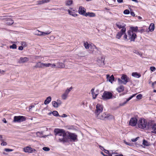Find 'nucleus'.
Segmentation results:
<instances>
[{
	"label": "nucleus",
	"mask_w": 156,
	"mask_h": 156,
	"mask_svg": "<svg viewBox=\"0 0 156 156\" xmlns=\"http://www.w3.org/2000/svg\"><path fill=\"white\" fill-rule=\"evenodd\" d=\"M54 132L55 133V135L57 136L58 141L63 143L68 142L69 137L73 141H75L77 139V136L75 133H69L67 136L66 132L63 129H55Z\"/></svg>",
	"instance_id": "f257e3e1"
},
{
	"label": "nucleus",
	"mask_w": 156,
	"mask_h": 156,
	"mask_svg": "<svg viewBox=\"0 0 156 156\" xmlns=\"http://www.w3.org/2000/svg\"><path fill=\"white\" fill-rule=\"evenodd\" d=\"M97 118L98 119L104 120L105 118L108 119H110L114 118V116L110 114H106V113H104L101 115H98L96 116Z\"/></svg>",
	"instance_id": "f03ea898"
},
{
	"label": "nucleus",
	"mask_w": 156,
	"mask_h": 156,
	"mask_svg": "<svg viewBox=\"0 0 156 156\" xmlns=\"http://www.w3.org/2000/svg\"><path fill=\"white\" fill-rule=\"evenodd\" d=\"M129 81V78L126 75L122 74L121 77V79L119 78L118 79V81L119 83H123L125 85Z\"/></svg>",
	"instance_id": "7ed1b4c3"
},
{
	"label": "nucleus",
	"mask_w": 156,
	"mask_h": 156,
	"mask_svg": "<svg viewBox=\"0 0 156 156\" xmlns=\"http://www.w3.org/2000/svg\"><path fill=\"white\" fill-rule=\"evenodd\" d=\"M138 127L141 129H144L147 126V120L144 119H140L138 122Z\"/></svg>",
	"instance_id": "20e7f679"
},
{
	"label": "nucleus",
	"mask_w": 156,
	"mask_h": 156,
	"mask_svg": "<svg viewBox=\"0 0 156 156\" xmlns=\"http://www.w3.org/2000/svg\"><path fill=\"white\" fill-rule=\"evenodd\" d=\"M26 119V117L24 116H15L14 117L13 122H21L25 121Z\"/></svg>",
	"instance_id": "39448f33"
},
{
	"label": "nucleus",
	"mask_w": 156,
	"mask_h": 156,
	"mask_svg": "<svg viewBox=\"0 0 156 156\" xmlns=\"http://www.w3.org/2000/svg\"><path fill=\"white\" fill-rule=\"evenodd\" d=\"M112 94L110 92L105 91L104 92L102 96V99L104 100L109 99L112 98Z\"/></svg>",
	"instance_id": "423d86ee"
},
{
	"label": "nucleus",
	"mask_w": 156,
	"mask_h": 156,
	"mask_svg": "<svg viewBox=\"0 0 156 156\" xmlns=\"http://www.w3.org/2000/svg\"><path fill=\"white\" fill-rule=\"evenodd\" d=\"M128 33L129 39L131 41H134L135 40L136 38V34L133 32V31L131 30H129Z\"/></svg>",
	"instance_id": "0eeeda50"
},
{
	"label": "nucleus",
	"mask_w": 156,
	"mask_h": 156,
	"mask_svg": "<svg viewBox=\"0 0 156 156\" xmlns=\"http://www.w3.org/2000/svg\"><path fill=\"white\" fill-rule=\"evenodd\" d=\"M103 110V106L100 104H98L96 106V110L95 111L96 116L100 115V113L102 112Z\"/></svg>",
	"instance_id": "6e6552de"
},
{
	"label": "nucleus",
	"mask_w": 156,
	"mask_h": 156,
	"mask_svg": "<svg viewBox=\"0 0 156 156\" xmlns=\"http://www.w3.org/2000/svg\"><path fill=\"white\" fill-rule=\"evenodd\" d=\"M116 26L119 29L122 28L121 31V32H126V24L123 23H121L120 22H118L116 23Z\"/></svg>",
	"instance_id": "1a4fd4ad"
},
{
	"label": "nucleus",
	"mask_w": 156,
	"mask_h": 156,
	"mask_svg": "<svg viewBox=\"0 0 156 156\" xmlns=\"http://www.w3.org/2000/svg\"><path fill=\"white\" fill-rule=\"evenodd\" d=\"M36 151L34 149L32 148L29 146L23 148V151L26 153H32Z\"/></svg>",
	"instance_id": "9d476101"
},
{
	"label": "nucleus",
	"mask_w": 156,
	"mask_h": 156,
	"mask_svg": "<svg viewBox=\"0 0 156 156\" xmlns=\"http://www.w3.org/2000/svg\"><path fill=\"white\" fill-rule=\"evenodd\" d=\"M137 122V119L136 118H132L129 122L130 125L132 126H135Z\"/></svg>",
	"instance_id": "9b49d317"
},
{
	"label": "nucleus",
	"mask_w": 156,
	"mask_h": 156,
	"mask_svg": "<svg viewBox=\"0 0 156 156\" xmlns=\"http://www.w3.org/2000/svg\"><path fill=\"white\" fill-rule=\"evenodd\" d=\"M36 35L39 36H44L46 35H48L49 34L51 33V32H49V31H48L45 32H42L38 30H37L36 31Z\"/></svg>",
	"instance_id": "f8f14e48"
},
{
	"label": "nucleus",
	"mask_w": 156,
	"mask_h": 156,
	"mask_svg": "<svg viewBox=\"0 0 156 156\" xmlns=\"http://www.w3.org/2000/svg\"><path fill=\"white\" fill-rule=\"evenodd\" d=\"M86 11V9L82 6H80L79 8V10H78V12L81 15H82L85 16V12Z\"/></svg>",
	"instance_id": "ddd939ff"
},
{
	"label": "nucleus",
	"mask_w": 156,
	"mask_h": 156,
	"mask_svg": "<svg viewBox=\"0 0 156 156\" xmlns=\"http://www.w3.org/2000/svg\"><path fill=\"white\" fill-rule=\"evenodd\" d=\"M42 62L41 61L37 62L36 65L33 66L34 69H43Z\"/></svg>",
	"instance_id": "4468645a"
},
{
	"label": "nucleus",
	"mask_w": 156,
	"mask_h": 156,
	"mask_svg": "<svg viewBox=\"0 0 156 156\" xmlns=\"http://www.w3.org/2000/svg\"><path fill=\"white\" fill-rule=\"evenodd\" d=\"M94 89L92 88L91 90V94H92L93 98V99H95L96 98L98 94V91L96 90L95 92L94 91Z\"/></svg>",
	"instance_id": "2eb2a0df"
},
{
	"label": "nucleus",
	"mask_w": 156,
	"mask_h": 156,
	"mask_svg": "<svg viewBox=\"0 0 156 156\" xmlns=\"http://www.w3.org/2000/svg\"><path fill=\"white\" fill-rule=\"evenodd\" d=\"M51 0H42L41 1H38L37 2L36 5H40L45 3L49 2Z\"/></svg>",
	"instance_id": "dca6fc26"
},
{
	"label": "nucleus",
	"mask_w": 156,
	"mask_h": 156,
	"mask_svg": "<svg viewBox=\"0 0 156 156\" xmlns=\"http://www.w3.org/2000/svg\"><path fill=\"white\" fill-rule=\"evenodd\" d=\"M105 60V58L103 56H102L100 58H98L97 59V62L99 65L100 66H102L104 65L105 64L104 63Z\"/></svg>",
	"instance_id": "f3484780"
},
{
	"label": "nucleus",
	"mask_w": 156,
	"mask_h": 156,
	"mask_svg": "<svg viewBox=\"0 0 156 156\" xmlns=\"http://www.w3.org/2000/svg\"><path fill=\"white\" fill-rule=\"evenodd\" d=\"M29 60V58L26 57H21L20 58L19 62L20 63H24L27 62Z\"/></svg>",
	"instance_id": "a211bd4d"
},
{
	"label": "nucleus",
	"mask_w": 156,
	"mask_h": 156,
	"mask_svg": "<svg viewBox=\"0 0 156 156\" xmlns=\"http://www.w3.org/2000/svg\"><path fill=\"white\" fill-rule=\"evenodd\" d=\"M136 94H133L132 96H131V97H129L126 100V101L124 102L123 103H121L119 104V106H123L128 101H129L130 99H131L133 97H134Z\"/></svg>",
	"instance_id": "6ab92c4d"
},
{
	"label": "nucleus",
	"mask_w": 156,
	"mask_h": 156,
	"mask_svg": "<svg viewBox=\"0 0 156 156\" xmlns=\"http://www.w3.org/2000/svg\"><path fill=\"white\" fill-rule=\"evenodd\" d=\"M106 78L107 80L111 83H112L113 81L114 80V76L113 75H112L111 76H110L109 75H107Z\"/></svg>",
	"instance_id": "aec40b11"
},
{
	"label": "nucleus",
	"mask_w": 156,
	"mask_h": 156,
	"mask_svg": "<svg viewBox=\"0 0 156 156\" xmlns=\"http://www.w3.org/2000/svg\"><path fill=\"white\" fill-rule=\"evenodd\" d=\"M125 32H121V31L118 32L116 35V38L118 39H120L122 35L124 33H125Z\"/></svg>",
	"instance_id": "412c9836"
},
{
	"label": "nucleus",
	"mask_w": 156,
	"mask_h": 156,
	"mask_svg": "<svg viewBox=\"0 0 156 156\" xmlns=\"http://www.w3.org/2000/svg\"><path fill=\"white\" fill-rule=\"evenodd\" d=\"M85 16H89L90 17H94L96 16V15L95 13L93 12H88L85 13Z\"/></svg>",
	"instance_id": "4be33fe9"
},
{
	"label": "nucleus",
	"mask_w": 156,
	"mask_h": 156,
	"mask_svg": "<svg viewBox=\"0 0 156 156\" xmlns=\"http://www.w3.org/2000/svg\"><path fill=\"white\" fill-rule=\"evenodd\" d=\"M132 76L134 77L139 78L141 76V75L137 72H133L132 73Z\"/></svg>",
	"instance_id": "5701e85b"
},
{
	"label": "nucleus",
	"mask_w": 156,
	"mask_h": 156,
	"mask_svg": "<svg viewBox=\"0 0 156 156\" xmlns=\"http://www.w3.org/2000/svg\"><path fill=\"white\" fill-rule=\"evenodd\" d=\"M65 67V65L63 63L58 62L57 63L56 68H63Z\"/></svg>",
	"instance_id": "b1692460"
},
{
	"label": "nucleus",
	"mask_w": 156,
	"mask_h": 156,
	"mask_svg": "<svg viewBox=\"0 0 156 156\" xmlns=\"http://www.w3.org/2000/svg\"><path fill=\"white\" fill-rule=\"evenodd\" d=\"M51 98L50 96L48 97L44 101V104L45 105L48 104L51 101Z\"/></svg>",
	"instance_id": "393cba45"
},
{
	"label": "nucleus",
	"mask_w": 156,
	"mask_h": 156,
	"mask_svg": "<svg viewBox=\"0 0 156 156\" xmlns=\"http://www.w3.org/2000/svg\"><path fill=\"white\" fill-rule=\"evenodd\" d=\"M151 129L152 130H153V131H152V132L156 133V123L153 124L151 126Z\"/></svg>",
	"instance_id": "a878e982"
},
{
	"label": "nucleus",
	"mask_w": 156,
	"mask_h": 156,
	"mask_svg": "<svg viewBox=\"0 0 156 156\" xmlns=\"http://www.w3.org/2000/svg\"><path fill=\"white\" fill-rule=\"evenodd\" d=\"M124 87L122 85H121L118 87L116 89V90L119 92L120 93L123 91L124 90Z\"/></svg>",
	"instance_id": "bb28decb"
},
{
	"label": "nucleus",
	"mask_w": 156,
	"mask_h": 156,
	"mask_svg": "<svg viewBox=\"0 0 156 156\" xmlns=\"http://www.w3.org/2000/svg\"><path fill=\"white\" fill-rule=\"evenodd\" d=\"M154 29V23H151L149 27V29L150 31L152 32L153 31Z\"/></svg>",
	"instance_id": "cd10ccee"
},
{
	"label": "nucleus",
	"mask_w": 156,
	"mask_h": 156,
	"mask_svg": "<svg viewBox=\"0 0 156 156\" xmlns=\"http://www.w3.org/2000/svg\"><path fill=\"white\" fill-rule=\"evenodd\" d=\"M73 3L72 0H66L65 2V4L66 6H70Z\"/></svg>",
	"instance_id": "c85d7f7f"
},
{
	"label": "nucleus",
	"mask_w": 156,
	"mask_h": 156,
	"mask_svg": "<svg viewBox=\"0 0 156 156\" xmlns=\"http://www.w3.org/2000/svg\"><path fill=\"white\" fill-rule=\"evenodd\" d=\"M14 23V21L13 20L9 19L8 20L6 23L8 25H11Z\"/></svg>",
	"instance_id": "c756f323"
},
{
	"label": "nucleus",
	"mask_w": 156,
	"mask_h": 156,
	"mask_svg": "<svg viewBox=\"0 0 156 156\" xmlns=\"http://www.w3.org/2000/svg\"><path fill=\"white\" fill-rule=\"evenodd\" d=\"M130 29L131 31H133V32H137L138 30V27H130Z\"/></svg>",
	"instance_id": "7c9ffc66"
},
{
	"label": "nucleus",
	"mask_w": 156,
	"mask_h": 156,
	"mask_svg": "<svg viewBox=\"0 0 156 156\" xmlns=\"http://www.w3.org/2000/svg\"><path fill=\"white\" fill-rule=\"evenodd\" d=\"M68 11L70 15L76 17L77 16V14L75 13L74 12L70 11L69 10H68Z\"/></svg>",
	"instance_id": "2f4dec72"
},
{
	"label": "nucleus",
	"mask_w": 156,
	"mask_h": 156,
	"mask_svg": "<svg viewBox=\"0 0 156 156\" xmlns=\"http://www.w3.org/2000/svg\"><path fill=\"white\" fill-rule=\"evenodd\" d=\"M143 144L144 145L146 146H149L150 145V143L145 140H143Z\"/></svg>",
	"instance_id": "473e14b6"
},
{
	"label": "nucleus",
	"mask_w": 156,
	"mask_h": 156,
	"mask_svg": "<svg viewBox=\"0 0 156 156\" xmlns=\"http://www.w3.org/2000/svg\"><path fill=\"white\" fill-rule=\"evenodd\" d=\"M52 105L55 108H57L58 107V103L55 101H53L52 102Z\"/></svg>",
	"instance_id": "72a5a7b5"
},
{
	"label": "nucleus",
	"mask_w": 156,
	"mask_h": 156,
	"mask_svg": "<svg viewBox=\"0 0 156 156\" xmlns=\"http://www.w3.org/2000/svg\"><path fill=\"white\" fill-rule=\"evenodd\" d=\"M84 46L85 48L87 49H89V44H88L87 42H84Z\"/></svg>",
	"instance_id": "f704fd0d"
},
{
	"label": "nucleus",
	"mask_w": 156,
	"mask_h": 156,
	"mask_svg": "<svg viewBox=\"0 0 156 156\" xmlns=\"http://www.w3.org/2000/svg\"><path fill=\"white\" fill-rule=\"evenodd\" d=\"M68 95L65 93L62 94V99L63 100H66L67 98V97H68Z\"/></svg>",
	"instance_id": "c9c22d12"
},
{
	"label": "nucleus",
	"mask_w": 156,
	"mask_h": 156,
	"mask_svg": "<svg viewBox=\"0 0 156 156\" xmlns=\"http://www.w3.org/2000/svg\"><path fill=\"white\" fill-rule=\"evenodd\" d=\"M72 87H70L69 89H67L66 90L65 93L68 95L70 91L72 90Z\"/></svg>",
	"instance_id": "e433bc0d"
},
{
	"label": "nucleus",
	"mask_w": 156,
	"mask_h": 156,
	"mask_svg": "<svg viewBox=\"0 0 156 156\" xmlns=\"http://www.w3.org/2000/svg\"><path fill=\"white\" fill-rule=\"evenodd\" d=\"M52 113L55 116H59V114L57 111H53L52 112Z\"/></svg>",
	"instance_id": "4c0bfd02"
},
{
	"label": "nucleus",
	"mask_w": 156,
	"mask_h": 156,
	"mask_svg": "<svg viewBox=\"0 0 156 156\" xmlns=\"http://www.w3.org/2000/svg\"><path fill=\"white\" fill-rule=\"evenodd\" d=\"M17 48L16 45L15 44H13L12 45H10L9 46V48H12V49H16Z\"/></svg>",
	"instance_id": "58836bf2"
},
{
	"label": "nucleus",
	"mask_w": 156,
	"mask_h": 156,
	"mask_svg": "<svg viewBox=\"0 0 156 156\" xmlns=\"http://www.w3.org/2000/svg\"><path fill=\"white\" fill-rule=\"evenodd\" d=\"M87 102L86 101H82L81 103V105H82L83 106V107H84L85 105H87Z\"/></svg>",
	"instance_id": "ea45409f"
},
{
	"label": "nucleus",
	"mask_w": 156,
	"mask_h": 156,
	"mask_svg": "<svg viewBox=\"0 0 156 156\" xmlns=\"http://www.w3.org/2000/svg\"><path fill=\"white\" fill-rule=\"evenodd\" d=\"M4 150L6 152H9L13 151V150L9 148H5L4 149Z\"/></svg>",
	"instance_id": "a19ab883"
},
{
	"label": "nucleus",
	"mask_w": 156,
	"mask_h": 156,
	"mask_svg": "<svg viewBox=\"0 0 156 156\" xmlns=\"http://www.w3.org/2000/svg\"><path fill=\"white\" fill-rule=\"evenodd\" d=\"M123 13L125 14H128L129 13V11L128 9H126L124 11Z\"/></svg>",
	"instance_id": "79ce46f5"
},
{
	"label": "nucleus",
	"mask_w": 156,
	"mask_h": 156,
	"mask_svg": "<svg viewBox=\"0 0 156 156\" xmlns=\"http://www.w3.org/2000/svg\"><path fill=\"white\" fill-rule=\"evenodd\" d=\"M42 149L45 151H48L50 150V148H49L46 147H43Z\"/></svg>",
	"instance_id": "37998d69"
},
{
	"label": "nucleus",
	"mask_w": 156,
	"mask_h": 156,
	"mask_svg": "<svg viewBox=\"0 0 156 156\" xmlns=\"http://www.w3.org/2000/svg\"><path fill=\"white\" fill-rule=\"evenodd\" d=\"M43 69H44L45 67H48V63H42Z\"/></svg>",
	"instance_id": "c03bdc74"
},
{
	"label": "nucleus",
	"mask_w": 156,
	"mask_h": 156,
	"mask_svg": "<svg viewBox=\"0 0 156 156\" xmlns=\"http://www.w3.org/2000/svg\"><path fill=\"white\" fill-rule=\"evenodd\" d=\"M142 95L141 94H139L136 96V98L138 99H140L142 98Z\"/></svg>",
	"instance_id": "a18cd8bd"
},
{
	"label": "nucleus",
	"mask_w": 156,
	"mask_h": 156,
	"mask_svg": "<svg viewBox=\"0 0 156 156\" xmlns=\"http://www.w3.org/2000/svg\"><path fill=\"white\" fill-rule=\"evenodd\" d=\"M133 52L134 53H135L136 54L138 55H140V53L138 51L136 50H134L133 51Z\"/></svg>",
	"instance_id": "49530a36"
},
{
	"label": "nucleus",
	"mask_w": 156,
	"mask_h": 156,
	"mask_svg": "<svg viewBox=\"0 0 156 156\" xmlns=\"http://www.w3.org/2000/svg\"><path fill=\"white\" fill-rule=\"evenodd\" d=\"M1 146H5L7 145V143L3 141L1 144Z\"/></svg>",
	"instance_id": "de8ad7c7"
},
{
	"label": "nucleus",
	"mask_w": 156,
	"mask_h": 156,
	"mask_svg": "<svg viewBox=\"0 0 156 156\" xmlns=\"http://www.w3.org/2000/svg\"><path fill=\"white\" fill-rule=\"evenodd\" d=\"M57 103H58V106H59L60 105H61L62 103V101L60 100H57Z\"/></svg>",
	"instance_id": "09e8293b"
},
{
	"label": "nucleus",
	"mask_w": 156,
	"mask_h": 156,
	"mask_svg": "<svg viewBox=\"0 0 156 156\" xmlns=\"http://www.w3.org/2000/svg\"><path fill=\"white\" fill-rule=\"evenodd\" d=\"M101 153L104 156H112L111 154H109V155H107L106 154H105L102 152H101Z\"/></svg>",
	"instance_id": "8fccbe9b"
},
{
	"label": "nucleus",
	"mask_w": 156,
	"mask_h": 156,
	"mask_svg": "<svg viewBox=\"0 0 156 156\" xmlns=\"http://www.w3.org/2000/svg\"><path fill=\"white\" fill-rule=\"evenodd\" d=\"M124 34H125L123 36V38H124V39L125 40L128 41V39L127 38V35L125 34V33H124Z\"/></svg>",
	"instance_id": "3c124183"
},
{
	"label": "nucleus",
	"mask_w": 156,
	"mask_h": 156,
	"mask_svg": "<svg viewBox=\"0 0 156 156\" xmlns=\"http://www.w3.org/2000/svg\"><path fill=\"white\" fill-rule=\"evenodd\" d=\"M155 68L154 67H151L150 68V69L152 71H154L155 70Z\"/></svg>",
	"instance_id": "603ef678"
},
{
	"label": "nucleus",
	"mask_w": 156,
	"mask_h": 156,
	"mask_svg": "<svg viewBox=\"0 0 156 156\" xmlns=\"http://www.w3.org/2000/svg\"><path fill=\"white\" fill-rule=\"evenodd\" d=\"M51 67L54 68H56V65L55 64H51Z\"/></svg>",
	"instance_id": "864d4df0"
},
{
	"label": "nucleus",
	"mask_w": 156,
	"mask_h": 156,
	"mask_svg": "<svg viewBox=\"0 0 156 156\" xmlns=\"http://www.w3.org/2000/svg\"><path fill=\"white\" fill-rule=\"evenodd\" d=\"M138 138V137L136 138L135 139H133L131 140L133 142H135L137 140V139Z\"/></svg>",
	"instance_id": "5fc2aeb1"
},
{
	"label": "nucleus",
	"mask_w": 156,
	"mask_h": 156,
	"mask_svg": "<svg viewBox=\"0 0 156 156\" xmlns=\"http://www.w3.org/2000/svg\"><path fill=\"white\" fill-rule=\"evenodd\" d=\"M104 151H105V153H106L107 154H108V155H109V154H111L110 153H109V151L108 150H106L105 149L104 150Z\"/></svg>",
	"instance_id": "6e6d98bb"
},
{
	"label": "nucleus",
	"mask_w": 156,
	"mask_h": 156,
	"mask_svg": "<svg viewBox=\"0 0 156 156\" xmlns=\"http://www.w3.org/2000/svg\"><path fill=\"white\" fill-rule=\"evenodd\" d=\"M99 148L102 151H104L105 149L104 148V147L101 146L99 145Z\"/></svg>",
	"instance_id": "4d7b16f0"
},
{
	"label": "nucleus",
	"mask_w": 156,
	"mask_h": 156,
	"mask_svg": "<svg viewBox=\"0 0 156 156\" xmlns=\"http://www.w3.org/2000/svg\"><path fill=\"white\" fill-rule=\"evenodd\" d=\"M18 49L20 50H22L23 49V48L22 46H20L19 47Z\"/></svg>",
	"instance_id": "13d9d810"
},
{
	"label": "nucleus",
	"mask_w": 156,
	"mask_h": 156,
	"mask_svg": "<svg viewBox=\"0 0 156 156\" xmlns=\"http://www.w3.org/2000/svg\"><path fill=\"white\" fill-rule=\"evenodd\" d=\"M130 14L133 16H135V14L133 12H131Z\"/></svg>",
	"instance_id": "bf43d9fd"
},
{
	"label": "nucleus",
	"mask_w": 156,
	"mask_h": 156,
	"mask_svg": "<svg viewBox=\"0 0 156 156\" xmlns=\"http://www.w3.org/2000/svg\"><path fill=\"white\" fill-rule=\"evenodd\" d=\"M2 121L4 122L5 123H6L7 122L6 121V120L5 119V118H3V120H2Z\"/></svg>",
	"instance_id": "052dcab7"
},
{
	"label": "nucleus",
	"mask_w": 156,
	"mask_h": 156,
	"mask_svg": "<svg viewBox=\"0 0 156 156\" xmlns=\"http://www.w3.org/2000/svg\"><path fill=\"white\" fill-rule=\"evenodd\" d=\"M117 1L119 3H122L123 2V0H117Z\"/></svg>",
	"instance_id": "680f3d73"
},
{
	"label": "nucleus",
	"mask_w": 156,
	"mask_h": 156,
	"mask_svg": "<svg viewBox=\"0 0 156 156\" xmlns=\"http://www.w3.org/2000/svg\"><path fill=\"white\" fill-rule=\"evenodd\" d=\"M67 116V115L65 114H63L62 115V117H66Z\"/></svg>",
	"instance_id": "e2e57ef3"
},
{
	"label": "nucleus",
	"mask_w": 156,
	"mask_h": 156,
	"mask_svg": "<svg viewBox=\"0 0 156 156\" xmlns=\"http://www.w3.org/2000/svg\"><path fill=\"white\" fill-rule=\"evenodd\" d=\"M34 106L33 105H31L29 107V109H31L32 108H33L34 107Z\"/></svg>",
	"instance_id": "0e129e2a"
},
{
	"label": "nucleus",
	"mask_w": 156,
	"mask_h": 156,
	"mask_svg": "<svg viewBox=\"0 0 156 156\" xmlns=\"http://www.w3.org/2000/svg\"><path fill=\"white\" fill-rule=\"evenodd\" d=\"M4 72H5L3 70H1V69H0V73H3Z\"/></svg>",
	"instance_id": "69168bd1"
},
{
	"label": "nucleus",
	"mask_w": 156,
	"mask_h": 156,
	"mask_svg": "<svg viewBox=\"0 0 156 156\" xmlns=\"http://www.w3.org/2000/svg\"><path fill=\"white\" fill-rule=\"evenodd\" d=\"M124 142H125V144H126L128 145H130V146L131 145L130 144H129L126 141H125Z\"/></svg>",
	"instance_id": "338daca9"
},
{
	"label": "nucleus",
	"mask_w": 156,
	"mask_h": 156,
	"mask_svg": "<svg viewBox=\"0 0 156 156\" xmlns=\"http://www.w3.org/2000/svg\"><path fill=\"white\" fill-rule=\"evenodd\" d=\"M131 0L132 1H133L134 2L136 3L138 2V1L137 0Z\"/></svg>",
	"instance_id": "774afa93"
}]
</instances>
